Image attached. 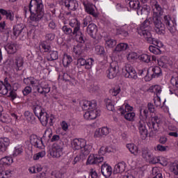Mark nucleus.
<instances>
[{
	"label": "nucleus",
	"instance_id": "1",
	"mask_svg": "<svg viewBox=\"0 0 178 178\" xmlns=\"http://www.w3.org/2000/svg\"><path fill=\"white\" fill-rule=\"evenodd\" d=\"M25 16L30 12V20L35 23L40 22L44 17V4L42 0H31L29 7H24Z\"/></svg>",
	"mask_w": 178,
	"mask_h": 178
},
{
	"label": "nucleus",
	"instance_id": "2",
	"mask_svg": "<svg viewBox=\"0 0 178 178\" xmlns=\"http://www.w3.org/2000/svg\"><path fill=\"white\" fill-rule=\"evenodd\" d=\"M161 15H162V7L156 2L154 3V13L152 19V24L154 26V31L159 35H163L165 33V24L161 19Z\"/></svg>",
	"mask_w": 178,
	"mask_h": 178
},
{
	"label": "nucleus",
	"instance_id": "3",
	"mask_svg": "<svg viewBox=\"0 0 178 178\" xmlns=\"http://www.w3.org/2000/svg\"><path fill=\"white\" fill-rule=\"evenodd\" d=\"M33 111L40 120L41 124L43 126H47V124H49V126H52L54 123L52 122L54 120V117H49V115L45 112V110L42 106L38 104H35L33 106Z\"/></svg>",
	"mask_w": 178,
	"mask_h": 178
},
{
	"label": "nucleus",
	"instance_id": "4",
	"mask_svg": "<svg viewBox=\"0 0 178 178\" xmlns=\"http://www.w3.org/2000/svg\"><path fill=\"white\" fill-rule=\"evenodd\" d=\"M72 147L74 149H81V156H87L91 152L92 146L87 145V141L83 138H75L72 142Z\"/></svg>",
	"mask_w": 178,
	"mask_h": 178
},
{
	"label": "nucleus",
	"instance_id": "5",
	"mask_svg": "<svg viewBox=\"0 0 178 178\" xmlns=\"http://www.w3.org/2000/svg\"><path fill=\"white\" fill-rule=\"evenodd\" d=\"M148 20L145 19L140 26L138 29V33L148 42L149 44H159L158 40L152 38L151 31L148 29Z\"/></svg>",
	"mask_w": 178,
	"mask_h": 178
},
{
	"label": "nucleus",
	"instance_id": "6",
	"mask_svg": "<svg viewBox=\"0 0 178 178\" xmlns=\"http://www.w3.org/2000/svg\"><path fill=\"white\" fill-rule=\"evenodd\" d=\"M70 27L73 29V35H74L76 38V41L80 42V44H84L86 42V36H84V33L81 32L80 27L81 24L77 20V18H73L69 22Z\"/></svg>",
	"mask_w": 178,
	"mask_h": 178
},
{
	"label": "nucleus",
	"instance_id": "7",
	"mask_svg": "<svg viewBox=\"0 0 178 178\" xmlns=\"http://www.w3.org/2000/svg\"><path fill=\"white\" fill-rule=\"evenodd\" d=\"M50 155L52 158H56L57 159L60 158L63 155V142L59 140L54 143Z\"/></svg>",
	"mask_w": 178,
	"mask_h": 178
},
{
	"label": "nucleus",
	"instance_id": "8",
	"mask_svg": "<svg viewBox=\"0 0 178 178\" xmlns=\"http://www.w3.org/2000/svg\"><path fill=\"white\" fill-rule=\"evenodd\" d=\"M163 22L165 24L167 29L171 33V34H175L176 33V19L170 17V15H167L163 17Z\"/></svg>",
	"mask_w": 178,
	"mask_h": 178
},
{
	"label": "nucleus",
	"instance_id": "9",
	"mask_svg": "<svg viewBox=\"0 0 178 178\" xmlns=\"http://www.w3.org/2000/svg\"><path fill=\"white\" fill-rule=\"evenodd\" d=\"M136 127L139 130L142 140H145V138L148 137V129H147V124H145V121L143 119H140L136 122Z\"/></svg>",
	"mask_w": 178,
	"mask_h": 178
},
{
	"label": "nucleus",
	"instance_id": "10",
	"mask_svg": "<svg viewBox=\"0 0 178 178\" xmlns=\"http://www.w3.org/2000/svg\"><path fill=\"white\" fill-rule=\"evenodd\" d=\"M119 73V64L113 61L110 64L109 68L106 70L107 77L108 79H115Z\"/></svg>",
	"mask_w": 178,
	"mask_h": 178
},
{
	"label": "nucleus",
	"instance_id": "11",
	"mask_svg": "<svg viewBox=\"0 0 178 178\" xmlns=\"http://www.w3.org/2000/svg\"><path fill=\"white\" fill-rule=\"evenodd\" d=\"M124 77L126 79H131L132 80H137V72L136 69L133 67L131 64H126L125 65V73Z\"/></svg>",
	"mask_w": 178,
	"mask_h": 178
},
{
	"label": "nucleus",
	"instance_id": "12",
	"mask_svg": "<svg viewBox=\"0 0 178 178\" xmlns=\"http://www.w3.org/2000/svg\"><path fill=\"white\" fill-rule=\"evenodd\" d=\"M101 115V111L93 108L86 111L84 115L83 118L86 120H93L94 119H97V116Z\"/></svg>",
	"mask_w": 178,
	"mask_h": 178
},
{
	"label": "nucleus",
	"instance_id": "13",
	"mask_svg": "<svg viewBox=\"0 0 178 178\" xmlns=\"http://www.w3.org/2000/svg\"><path fill=\"white\" fill-rule=\"evenodd\" d=\"M104 162V156L98 154H90L86 161V165H97Z\"/></svg>",
	"mask_w": 178,
	"mask_h": 178
},
{
	"label": "nucleus",
	"instance_id": "14",
	"mask_svg": "<svg viewBox=\"0 0 178 178\" xmlns=\"http://www.w3.org/2000/svg\"><path fill=\"white\" fill-rule=\"evenodd\" d=\"M93 63H94V59L92 58H88V60H86L83 58H78L76 65L79 67H80V66H85V69L90 70V69L92 67Z\"/></svg>",
	"mask_w": 178,
	"mask_h": 178
},
{
	"label": "nucleus",
	"instance_id": "15",
	"mask_svg": "<svg viewBox=\"0 0 178 178\" xmlns=\"http://www.w3.org/2000/svg\"><path fill=\"white\" fill-rule=\"evenodd\" d=\"M83 5L86 12L88 13V15H91L93 17H98V14L95 13V6H94V4L83 1Z\"/></svg>",
	"mask_w": 178,
	"mask_h": 178
},
{
	"label": "nucleus",
	"instance_id": "16",
	"mask_svg": "<svg viewBox=\"0 0 178 178\" xmlns=\"http://www.w3.org/2000/svg\"><path fill=\"white\" fill-rule=\"evenodd\" d=\"M109 133H111V129H109L108 127H103L102 128L97 129L95 131L94 137L95 138H101V137L108 136Z\"/></svg>",
	"mask_w": 178,
	"mask_h": 178
},
{
	"label": "nucleus",
	"instance_id": "17",
	"mask_svg": "<svg viewBox=\"0 0 178 178\" xmlns=\"http://www.w3.org/2000/svg\"><path fill=\"white\" fill-rule=\"evenodd\" d=\"M29 141L33 147H35L36 148H42V140L41 138H38L37 135H31Z\"/></svg>",
	"mask_w": 178,
	"mask_h": 178
},
{
	"label": "nucleus",
	"instance_id": "18",
	"mask_svg": "<svg viewBox=\"0 0 178 178\" xmlns=\"http://www.w3.org/2000/svg\"><path fill=\"white\" fill-rule=\"evenodd\" d=\"M24 25L23 24H19L14 26L13 29V34L14 37H23L24 35Z\"/></svg>",
	"mask_w": 178,
	"mask_h": 178
},
{
	"label": "nucleus",
	"instance_id": "19",
	"mask_svg": "<svg viewBox=\"0 0 178 178\" xmlns=\"http://www.w3.org/2000/svg\"><path fill=\"white\" fill-rule=\"evenodd\" d=\"M24 65V60L23 57L18 56L16 57L14 61L13 67L16 72L23 70V66Z\"/></svg>",
	"mask_w": 178,
	"mask_h": 178
},
{
	"label": "nucleus",
	"instance_id": "20",
	"mask_svg": "<svg viewBox=\"0 0 178 178\" xmlns=\"http://www.w3.org/2000/svg\"><path fill=\"white\" fill-rule=\"evenodd\" d=\"M10 90H12L10 83L8 82L3 83V82L0 81V94H1V95H6Z\"/></svg>",
	"mask_w": 178,
	"mask_h": 178
},
{
	"label": "nucleus",
	"instance_id": "21",
	"mask_svg": "<svg viewBox=\"0 0 178 178\" xmlns=\"http://www.w3.org/2000/svg\"><path fill=\"white\" fill-rule=\"evenodd\" d=\"M64 3L69 10H76L79 8V3L76 0H65Z\"/></svg>",
	"mask_w": 178,
	"mask_h": 178
},
{
	"label": "nucleus",
	"instance_id": "22",
	"mask_svg": "<svg viewBox=\"0 0 178 178\" xmlns=\"http://www.w3.org/2000/svg\"><path fill=\"white\" fill-rule=\"evenodd\" d=\"M10 144V140L8 138H0V152H5L8 149Z\"/></svg>",
	"mask_w": 178,
	"mask_h": 178
},
{
	"label": "nucleus",
	"instance_id": "23",
	"mask_svg": "<svg viewBox=\"0 0 178 178\" xmlns=\"http://www.w3.org/2000/svg\"><path fill=\"white\" fill-rule=\"evenodd\" d=\"M150 70H152V74H150L151 77L147 79V81L152 80V79H155L156 77H159L162 74V70L159 66H156L154 67H150Z\"/></svg>",
	"mask_w": 178,
	"mask_h": 178
},
{
	"label": "nucleus",
	"instance_id": "24",
	"mask_svg": "<svg viewBox=\"0 0 178 178\" xmlns=\"http://www.w3.org/2000/svg\"><path fill=\"white\" fill-rule=\"evenodd\" d=\"M101 172L104 177H111L112 175V167L108 164H103L102 165Z\"/></svg>",
	"mask_w": 178,
	"mask_h": 178
},
{
	"label": "nucleus",
	"instance_id": "25",
	"mask_svg": "<svg viewBox=\"0 0 178 178\" xmlns=\"http://www.w3.org/2000/svg\"><path fill=\"white\" fill-rule=\"evenodd\" d=\"M141 154L143 159H145L146 161H151V159L153 158L152 153L148 147H143L141 149Z\"/></svg>",
	"mask_w": 178,
	"mask_h": 178
},
{
	"label": "nucleus",
	"instance_id": "26",
	"mask_svg": "<svg viewBox=\"0 0 178 178\" xmlns=\"http://www.w3.org/2000/svg\"><path fill=\"white\" fill-rule=\"evenodd\" d=\"M149 6L143 5V7L140 6V3H137V13L138 15H148L149 13Z\"/></svg>",
	"mask_w": 178,
	"mask_h": 178
},
{
	"label": "nucleus",
	"instance_id": "27",
	"mask_svg": "<svg viewBox=\"0 0 178 178\" xmlns=\"http://www.w3.org/2000/svg\"><path fill=\"white\" fill-rule=\"evenodd\" d=\"M5 49L7 51L8 54H16V52H17V44L15 43H8L5 46Z\"/></svg>",
	"mask_w": 178,
	"mask_h": 178
},
{
	"label": "nucleus",
	"instance_id": "28",
	"mask_svg": "<svg viewBox=\"0 0 178 178\" xmlns=\"http://www.w3.org/2000/svg\"><path fill=\"white\" fill-rule=\"evenodd\" d=\"M158 42H159V44H153L155 46H149V51L150 52H152V54H154V55H159L161 54V49L159 48H161V47H162V43H161V42H159V40H158Z\"/></svg>",
	"mask_w": 178,
	"mask_h": 178
},
{
	"label": "nucleus",
	"instance_id": "29",
	"mask_svg": "<svg viewBox=\"0 0 178 178\" xmlns=\"http://www.w3.org/2000/svg\"><path fill=\"white\" fill-rule=\"evenodd\" d=\"M84 111H90L91 109H95L97 108V103L90 101H85L83 102V104L82 106Z\"/></svg>",
	"mask_w": 178,
	"mask_h": 178
},
{
	"label": "nucleus",
	"instance_id": "30",
	"mask_svg": "<svg viewBox=\"0 0 178 178\" xmlns=\"http://www.w3.org/2000/svg\"><path fill=\"white\" fill-rule=\"evenodd\" d=\"M126 170V163L124 162L118 163L114 167V173H123Z\"/></svg>",
	"mask_w": 178,
	"mask_h": 178
},
{
	"label": "nucleus",
	"instance_id": "31",
	"mask_svg": "<svg viewBox=\"0 0 178 178\" xmlns=\"http://www.w3.org/2000/svg\"><path fill=\"white\" fill-rule=\"evenodd\" d=\"M62 62L64 67H67L73 62V58H72V56L64 54Z\"/></svg>",
	"mask_w": 178,
	"mask_h": 178
},
{
	"label": "nucleus",
	"instance_id": "32",
	"mask_svg": "<svg viewBox=\"0 0 178 178\" xmlns=\"http://www.w3.org/2000/svg\"><path fill=\"white\" fill-rule=\"evenodd\" d=\"M98 29H97V25L95 24H89L87 28V33L90 35L92 38H94V34L97 33Z\"/></svg>",
	"mask_w": 178,
	"mask_h": 178
},
{
	"label": "nucleus",
	"instance_id": "33",
	"mask_svg": "<svg viewBox=\"0 0 178 178\" xmlns=\"http://www.w3.org/2000/svg\"><path fill=\"white\" fill-rule=\"evenodd\" d=\"M12 163H13V159L10 156H5L0 159V165L3 166H10Z\"/></svg>",
	"mask_w": 178,
	"mask_h": 178
},
{
	"label": "nucleus",
	"instance_id": "34",
	"mask_svg": "<svg viewBox=\"0 0 178 178\" xmlns=\"http://www.w3.org/2000/svg\"><path fill=\"white\" fill-rule=\"evenodd\" d=\"M127 148H128L129 151L136 156L138 155V147H137V145L133 143H129L127 145Z\"/></svg>",
	"mask_w": 178,
	"mask_h": 178
},
{
	"label": "nucleus",
	"instance_id": "35",
	"mask_svg": "<svg viewBox=\"0 0 178 178\" xmlns=\"http://www.w3.org/2000/svg\"><path fill=\"white\" fill-rule=\"evenodd\" d=\"M158 64L159 66H161V67H168V66L170 65V63L167 56H162L159 60H158Z\"/></svg>",
	"mask_w": 178,
	"mask_h": 178
},
{
	"label": "nucleus",
	"instance_id": "36",
	"mask_svg": "<svg viewBox=\"0 0 178 178\" xmlns=\"http://www.w3.org/2000/svg\"><path fill=\"white\" fill-rule=\"evenodd\" d=\"M37 91L38 92H40V94H48V92L51 91V88L47 83H46L40 88H38Z\"/></svg>",
	"mask_w": 178,
	"mask_h": 178
},
{
	"label": "nucleus",
	"instance_id": "37",
	"mask_svg": "<svg viewBox=\"0 0 178 178\" xmlns=\"http://www.w3.org/2000/svg\"><path fill=\"white\" fill-rule=\"evenodd\" d=\"M63 79L64 81H67L70 84H71V86H74L77 83L74 78H72L67 74H64Z\"/></svg>",
	"mask_w": 178,
	"mask_h": 178
},
{
	"label": "nucleus",
	"instance_id": "38",
	"mask_svg": "<svg viewBox=\"0 0 178 178\" xmlns=\"http://www.w3.org/2000/svg\"><path fill=\"white\" fill-rule=\"evenodd\" d=\"M128 48L129 44L127 43H120L116 46L115 51L116 52H122V51H126Z\"/></svg>",
	"mask_w": 178,
	"mask_h": 178
},
{
	"label": "nucleus",
	"instance_id": "39",
	"mask_svg": "<svg viewBox=\"0 0 178 178\" xmlns=\"http://www.w3.org/2000/svg\"><path fill=\"white\" fill-rule=\"evenodd\" d=\"M21 154H23V147H22L21 146H17L15 147L12 156L14 158H16V156H20Z\"/></svg>",
	"mask_w": 178,
	"mask_h": 178
},
{
	"label": "nucleus",
	"instance_id": "40",
	"mask_svg": "<svg viewBox=\"0 0 178 178\" xmlns=\"http://www.w3.org/2000/svg\"><path fill=\"white\" fill-rule=\"evenodd\" d=\"M120 91H122V89H120V86H116L110 90V94L113 95V97H116L120 94Z\"/></svg>",
	"mask_w": 178,
	"mask_h": 178
},
{
	"label": "nucleus",
	"instance_id": "41",
	"mask_svg": "<svg viewBox=\"0 0 178 178\" xmlns=\"http://www.w3.org/2000/svg\"><path fill=\"white\" fill-rule=\"evenodd\" d=\"M148 118V110L147 108H141L140 110V116L139 119H142L143 120H146Z\"/></svg>",
	"mask_w": 178,
	"mask_h": 178
},
{
	"label": "nucleus",
	"instance_id": "42",
	"mask_svg": "<svg viewBox=\"0 0 178 178\" xmlns=\"http://www.w3.org/2000/svg\"><path fill=\"white\" fill-rule=\"evenodd\" d=\"M138 58V54L136 52H131L127 56V59L129 62H133Z\"/></svg>",
	"mask_w": 178,
	"mask_h": 178
},
{
	"label": "nucleus",
	"instance_id": "43",
	"mask_svg": "<svg viewBox=\"0 0 178 178\" xmlns=\"http://www.w3.org/2000/svg\"><path fill=\"white\" fill-rule=\"evenodd\" d=\"M119 110L120 111V113L122 115H124V113H129L133 111V107H131L129 104H125L124 109L120 108Z\"/></svg>",
	"mask_w": 178,
	"mask_h": 178
},
{
	"label": "nucleus",
	"instance_id": "44",
	"mask_svg": "<svg viewBox=\"0 0 178 178\" xmlns=\"http://www.w3.org/2000/svg\"><path fill=\"white\" fill-rule=\"evenodd\" d=\"M105 103H106V106L108 111H115V106L113 105L112 100H111L110 99H106Z\"/></svg>",
	"mask_w": 178,
	"mask_h": 178
},
{
	"label": "nucleus",
	"instance_id": "45",
	"mask_svg": "<svg viewBox=\"0 0 178 178\" xmlns=\"http://www.w3.org/2000/svg\"><path fill=\"white\" fill-rule=\"evenodd\" d=\"M139 59H140V60H142L143 62H145V63H149V62H151V56H149L147 54H143L139 56Z\"/></svg>",
	"mask_w": 178,
	"mask_h": 178
},
{
	"label": "nucleus",
	"instance_id": "46",
	"mask_svg": "<svg viewBox=\"0 0 178 178\" xmlns=\"http://www.w3.org/2000/svg\"><path fill=\"white\" fill-rule=\"evenodd\" d=\"M0 122L6 123L7 124L12 122V118L8 115H0Z\"/></svg>",
	"mask_w": 178,
	"mask_h": 178
},
{
	"label": "nucleus",
	"instance_id": "47",
	"mask_svg": "<svg viewBox=\"0 0 178 178\" xmlns=\"http://www.w3.org/2000/svg\"><path fill=\"white\" fill-rule=\"evenodd\" d=\"M73 52H74V54H76L78 56H81V54H83V47L79 44L74 46L73 48Z\"/></svg>",
	"mask_w": 178,
	"mask_h": 178
},
{
	"label": "nucleus",
	"instance_id": "48",
	"mask_svg": "<svg viewBox=\"0 0 178 178\" xmlns=\"http://www.w3.org/2000/svg\"><path fill=\"white\" fill-rule=\"evenodd\" d=\"M49 56L47 58V60L52 61V60H56L58 59V51H51L49 52Z\"/></svg>",
	"mask_w": 178,
	"mask_h": 178
},
{
	"label": "nucleus",
	"instance_id": "49",
	"mask_svg": "<svg viewBox=\"0 0 178 178\" xmlns=\"http://www.w3.org/2000/svg\"><path fill=\"white\" fill-rule=\"evenodd\" d=\"M122 115H124V119H126V120H129V122H131V121L134 120V118H136V113L134 112L126 113Z\"/></svg>",
	"mask_w": 178,
	"mask_h": 178
},
{
	"label": "nucleus",
	"instance_id": "50",
	"mask_svg": "<svg viewBox=\"0 0 178 178\" xmlns=\"http://www.w3.org/2000/svg\"><path fill=\"white\" fill-rule=\"evenodd\" d=\"M170 170H171L174 175H178V161H175L171 164Z\"/></svg>",
	"mask_w": 178,
	"mask_h": 178
},
{
	"label": "nucleus",
	"instance_id": "51",
	"mask_svg": "<svg viewBox=\"0 0 178 178\" xmlns=\"http://www.w3.org/2000/svg\"><path fill=\"white\" fill-rule=\"evenodd\" d=\"M127 27V25H124L123 27L120 28L117 30V33L120 34L121 35H123L124 37H127L129 35V32L127 31L124 30Z\"/></svg>",
	"mask_w": 178,
	"mask_h": 178
},
{
	"label": "nucleus",
	"instance_id": "52",
	"mask_svg": "<svg viewBox=\"0 0 178 178\" xmlns=\"http://www.w3.org/2000/svg\"><path fill=\"white\" fill-rule=\"evenodd\" d=\"M149 70H151V68H149L148 70H146V69L140 70L138 72V74L139 76H145V79L147 80V79L149 77Z\"/></svg>",
	"mask_w": 178,
	"mask_h": 178
},
{
	"label": "nucleus",
	"instance_id": "53",
	"mask_svg": "<svg viewBox=\"0 0 178 178\" xmlns=\"http://www.w3.org/2000/svg\"><path fill=\"white\" fill-rule=\"evenodd\" d=\"M152 175L154 176L153 178H163V177H162V173L159 172L158 168H154L152 169Z\"/></svg>",
	"mask_w": 178,
	"mask_h": 178
},
{
	"label": "nucleus",
	"instance_id": "54",
	"mask_svg": "<svg viewBox=\"0 0 178 178\" xmlns=\"http://www.w3.org/2000/svg\"><path fill=\"white\" fill-rule=\"evenodd\" d=\"M116 45V40L113 39H108L106 40V47L107 48H113Z\"/></svg>",
	"mask_w": 178,
	"mask_h": 178
},
{
	"label": "nucleus",
	"instance_id": "55",
	"mask_svg": "<svg viewBox=\"0 0 178 178\" xmlns=\"http://www.w3.org/2000/svg\"><path fill=\"white\" fill-rule=\"evenodd\" d=\"M44 156H45V152L42 151V152H40L34 154L33 159H34V161H38V159H40V158H44Z\"/></svg>",
	"mask_w": 178,
	"mask_h": 178
},
{
	"label": "nucleus",
	"instance_id": "56",
	"mask_svg": "<svg viewBox=\"0 0 178 178\" xmlns=\"http://www.w3.org/2000/svg\"><path fill=\"white\" fill-rule=\"evenodd\" d=\"M152 90L154 93L156 94L157 97L159 95V94H161V92H162V88H161V86L159 85H155L153 86Z\"/></svg>",
	"mask_w": 178,
	"mask_h": 178
},
{
	"label": "nucleus",
	"instance_id": "57",
	"mask_svg": "<svg viewBox=\"0 0 178 178\" xmlns=\"http://www.w3.org/2000/svg\"><path fill=\"white\" fill-rule=\"evenodd\" d=\"M12 171L6 170V171H1L0 172V178H9L10 177V175Z\"/></svg>",
	"mask_w": 178,
	"mask_h": 178
},
{
	"label": "nucleus",
	"instance_id": "58",
	"mask_svg": "<svg viewBox=\"0 0 178 178\" xmlns=\"http://www.w3.org/2000/svg\"><path fill=\"white\" fill-rule=\"evenodd\" d=\"M62 30H63V33H65V34H67L69 35L72 34V35H73V30H72L71 28L67 27V26H63Z\"/></svg>",
	"mask_w": 178,
	"mask_h": 178
},
{
	"label": "nucleus",
	"instance_id": "59",
	"mask_svg": "<svg viewBox=\"0 0 178 178\" xmlns=\"http://www.w3.org/2000/svg\"><path fill=\"white\" fill-rule=\"evenodd\" d=\"M91 16H86L83 20V27H87V26L91 23Z\"/></svg>",
	"mask_w": 178,
	"mask_h": 178
},
{
	"label": "nucleus",
	"instance_id": "60",
	"mask_svg": "<svg viewBox=\"0 0 178 178\" xmlns=\"http://www.w3.org/2000/svg\"><path fill=\"white\" fill-rule=\"evenodd\" d=\"M95 51L98 55H104V54H105V49L102 46H97Z\"/></svg>",
	"mask_w": 178,
	"mask_h": 178
},
{
	"label": "nucleus",
	"instance_id": "61",
	"mask_svg": "<svg viewBox=\"0 0 178 178\" xmlns=\"http://www.w3.org/2000/svg\"><path fill=\"white\" fill-rule=\"evenodd\" d=\"M31 86L32 87H35V88H38V86H40V81L33 77L32 81L31 82Z\"/></svg>",
	"mask_w": 178,
	"mask_h": 178
},
{
	"label": "nucleus",
	"instance_id": "62",
	"mask_svg": "<svg viewBox=\"0 0 178 178\" xmlns=\"http://www.w3.org/2000/svg\"><path fill=\"white\" fill-rule=\"evenodd\" d=\"M166 148H168V146L165 147L162 145H157L156 147H154V149L156 151H159L160 152H165L166 151Z\"/></svg>",
	"mask_w": 178,
	"mask_h": 178
},
{
	"label": "nucleus",
	"instance_id": "63",
	"mask_svg": "<svg viewBox=\"0 0 178 178\" xmlns=\"http://www.w3.org/2000/svg\"><path fill=\"white\" fill-rule=\"evenodd\" d=\"M51 176H54L56 178H62L63 174L59 170H54L52 171Z\"/></svg>",
	"mask_w": 178,
	"mask_h": 178
},
{
	"label": "nucleus",
	"instance_id": "64",
	"mask_svg": "<svg viewBox=\"0 0 178 178\" xmlns=\"http://www.w3.org/2000/svg\"><path fill=\"white\" fill-rule=\"evenodd\" d=\"M32 91L31 87L26 86L24 88V89L22 90L23 95L26 97L29 95Z\"/></svg>",
	"mask_w": 178,
	"mask_h": 178
}]
</instances>
